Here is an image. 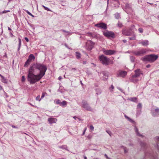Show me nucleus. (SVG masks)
Here are the masks:
<instances>
[{
    "label": "nucleus",
    "mask_w": 159,
    "mask_h": 159,
    "mask_svg": "<svg viewBox=\"0 0 159 159\" xmlns=\"http://www.w3.org/2000/svg\"><path fill=\"white\" fill-rule=\"evenodd\" d=\"M47 68L44 65L39 63L33 64L30 67L28 80L30 84H34L41 79L45 75Z\"/></svg>",
    "instance_id": "f257e3e1"
},
{
    "label": "nucleus",
    "mask_w": 159,
    "mask_h": 159,
    "mask_svg": "<svg viewBox=\"0 0 159 159\" xmlns=\"http://www.w3.org/2000/svg\"><path fill=\"white\" fill-rule=\"evenodd\" d=\"M158 57L157 55L152 54L145 56L142 58V60L144 61L153 62L157 59Z\"/></svg>",
    "instance_id": "f03ea898"
},
{
    "label": "nucleus",
    "mask_w": 159,
    "mask_h": 159,
    "mask_svg": "<svg viewBox=\"0 0 159 159\" xmlns=\"http://www.w3.org/2000/svg\"><path fill=\"white\" fill-rule=\"evenodd\" d=\"M99 59L102 64L107 66L109 63V59L106 56L102 55L99 57Z\"/></svg>",
    "instance_id": "7ed1b4c3"
},
{
    "label": "nucleus",
    "mask_w": 159,
    "mask_h": 159,
    "mask_svg": "<svg viewBox=\"0 0 159 159\" xmlns=\"http://www.w3.org/2000/svg\"><path fill=\"white\" fill-rule=\"evenodd\" d=\"M103 32L104 35L108 38H114L115 37V34L113 32L107 30L105 31H103Z\"/></svg>",
    "instance_id": "20e7f679"
},
{
    "label": "nucleus",
    "mask_w": 159,
    "mask_h": 159,
    "mask_svg": "<svg viewBox=\"0 0 159 159\" xmlns=\"http://www.w3.org/2000/svg\"><path fill=\"white\" fill-rule=\"evenodd\" d=\"M146 49L143 48L139 51H134L133 53L136 56H140L143 55L146 53Z\"/></svg>",
    "instance_id": "39448f33"
},
{
    "label": "nucleus",
    "mask_w": 159,
    "mask_h": 159,
    "mask_svg": "<svg viewBox=\"0 0 159 159\" xmlns=\"http://www.w3.org/2000/svg\"><path fill=\"white\" fill-rule=\"evenodd\" d=\"M82 107L83 108H85L86 110L89 111H92V109L89 105L87 102L84 100H82Z\"/></svg>",
    "instance_id": "423d86ee"
},
{
    "label": "nucleus",
    "mask_w": 159,
    "mask_h": 159,
    "mask_svg": "<svg viewBox=\"0 0 159 159\" xmlns=\"http://www.w3.org/2000/svg\"><path fill=\"white\" fill-rule=\"evenodd\" d=\"M122 34L126 36H129L132 35L134 33V31L132 30V29L123 30H122Z\"/></svg>",
    "instance_id": "0eeeda50"
},
{
    "label": "nucleus",
    "mask_w": 159,
    "mask_h": 159,
    "mask_svg": "<svg viewBox=\"0 0 159 159\" xmlns=\"http://www.w3.org/2000/svg\"><path fill=\"white\" fill-rule=\"evenodd\" d=\"M94 43L91 40L88 41L86 43V48L87 50H91L93 48Z\"/></svg>",
    "instance_id": "6e6552de"
},
{
    "label": "nucleus",
    "mask_w": 159,
    "mask_h": 159,
    "mask_svg": "<svg viewBox=\"0 0 159 159\" xmlns=\"http://www.w3.org/2000/svg\"><path fill=\"white\" fill-rule=\"evenodd\" d=\"M95 26L104 30L107 28V24L103 22H100L96 24L95 25Z\"/></svg>",
    "instance_id": "1a4fd4ad"
},
{
    "label": "nucleus",
    "mask_w": 159,
    "mask_h": 159,
    "mask_svg": "<svg viewBox=\"0 0 159 159\" xmlns=\"http://www.w3.org/2000/svg\"><path fill=\"white\" fill-rule=\"evenodd\" d=\"M151 112L152 115L154 117H157L159 116V108L157 107L156 109H152Z\"/></svg>",
    "instance_id": "9d476101"
},
{
    "label": "nucleus",
    "mask_w": 159,
    "mask_h": 159,
    "mask_svg": "<svg viewBox=\"0 0 159 159\" xmlns=\"http://www.w3.org/2000/svg\"><path fill=\"white\" fill-rule=\"evenodd\" d=\"M102 51L103 53L106 55H111L114 54L116 52L111 50H106L105 48H103Z\"/></svg>",
    "instance_id": "9b49d317"
},
{
    "label": "nucleus",
    "mask_w": 159,
    "mask_h": 159,
    "mask_svg": "<svg viewBox=\"0 0 159 159\" xmlns=\"http://www.w3.org/2000/svg\"><path fill=\"white\" fill-rule=\"evenodd\" d=\"M134 75L138 78L140 77L141 75H143V74L142 70L139 69H138L134 71Z\"/></svg>",
    "instance_id": "f8f14e48"
},
{
    "label": "nucleus",
    "mask_w": 159,
    "mask_h": 159,
    "mask_svg": "<svg viewBox=\"0 0 159 159\" xmlns=\"http://www.w3.org/2000/svg\"><path fill=\"white\" fill-rule=\"evenodd\" d=\"M129 80L131 82L136 83L140 80V79H139L138 78L135 76L134 75H133L130 77Z\"/></svg>",
    "instance_id": "ddd939ff"
},
{
    "label": "nucleus",
    "mask_w": 159,
    "mask_h": 159,
    "mask_svg": "<svg viewBox=\"0 0 159 159\" xmlns=\"http://www.w3.org/2000/svg\"><path fill=\"white\" fill-rule=\"evenodd\" d=\"M127 74V72L126 71L120 70L117 75V77H121L124 78Z\"/></svg>",
    "instance_id": "4468645a"
},
{
    "label": "nucleus",
    "mask_w": 159,
    "mask_h": 159,
    "mask_svg": "<svg viewBox=\"0 0 159 159\" xmlns=\"http://www.w3.org/2000/svg\"><path fill=\"white\" fill-rule=\"evenodd\" d=\"M142 109V105L141 103H139L137 106V114L139 115L141 114V110Z\"/></svg>",
    "instance_id": "2eb2a0df"
},
{
    "label": "nucleus",
    "mask_w": 159,
    "mask_h": 159,
    "mask_svg": "<svg viewBox=\"0 0 159 159\" xmlns=\"http://www.w3.org/2000/svg\"><path fill=\"white\" fill-rule=\"evenodd\" d=\"M48 120L49 123L51 124L53 123H56L57 121V120L56 118L50 117L48 118Z\"/></svg>",
    "instance_id": "dca6fc26"
},
{
    "label": "nucleus",
    "mask_w": 159,
    "mask_h": 159,
    "mask_svg": "<svg viewBox=\"0 0 159 159\" xmlns=\"http://www.w3.org/2000/svg\"><path fill=\"white\" fill-rule=\"evenodd\" d=\"M35 59V57L32 54H30L28 57V58L27 60V61H28L30 63H31L32 61H34Z\"/></svg>",
    "instance_id": "f3484780"
},
{
    "label": "nucleus",
    "mask_w": 159,
    "mask_h": 159,
    "mask_svg": "<svg viewBox=\"0 0 159 159\" xmlns=\"http://www.w3.org/2000/svg\"><path fill=\"white\" fill-rule=\"evenodd\" d=\"M139 43L142 44L143 46H147L148 44V40H142L140 41Z\"/></svg>",
    "instance_id": "a211bd4d"
},
{
    "label": "nucleus",
    "mask_w": 159,
    "mask_h": 159,
    "mask_svg": "<svg viewBox=\"0 0 159 159\" xmlns=\"http://www.w3.org/2000/svg\"><path fill=\"white\" fill-rule=\"evenodd\" d=\"M134 129L135 132V133H136V134L137 136H140V137H143V135H142L140 134L139 133V132L138 129L137 128V127H136V126H134Z\"/></svg>",
    "instance_id": "6ab92c4d"
},
{
    "label": "nucleus",
    "mask_w": 159,
    "mask_h": 159,
    "mask_svg": "<svg viewBox=\"0 0 159 159\" xmlns=\"http://www.w3.org/2000/svg\"><path fill=\"white\" fill-rule=\"evenodd\" d=\"M0 76L2 78L1 80L2 82L4 83L7 84V79L1 74H0Z\"/></svg>",
    "instance_id": "aec40b11"
},
{
    "label": "nucleus",
    "mask_w": 159,
    "mask_h": 159,
    "mask_svg": "<svg viewBox=\"0 0 159 159\" xmlns=\"http://www.w3.org/2000/svg\"><path fill=\"white\" fill-rule=\"evenodd\" d=\"M18 40H19V44H18V48L17 49L18 51H19L21 44V39L20 38H19L18 39Z\"/></svg>",
    "instance_id": "412c9836"
},
{
    "label": "nucleus",
    "mask_w": 159,
    "mask_h": 159,
    "mask_svg": "<svg viewBox=\"0 0 159 159\" xmlns=\"http://www.w3.org/2000/svg\"><path fill=\"white\" fill-rule=\"evenodd\" d=\"M132 36L131 37H129V38L130 40H134L136 39V35L134 33L132 34V35H131Z\"/></svg>",
    "instance_id": "4be33fe9"
},
{
    "label": "nucleus",
    "mask_w": 159,
    "mask_h": 159,
    "mask_svg": "<svg viewBox=\"0 0 159 159\" xmlns=\"http://www.w3.org/2000/svg\"><path fill=\"white\" fill-rule=\"evenodd\" d=\"M67 105V102L66 101H64L61 102L60 106L62 107L66 106Z\"/></svg>",
    "instance_id": "5701e85b"
},
{
    "label": "nucleus",
    "mask_w": 159,
    "mask_h": 159,
    "mask_svg": "<svg viewBox=\"0 0 159 159\" xmlns=\"http://www.w3.org/2000/svg\"><path fill=\"white\" fill-rule=\"evenodd\" d=\"M129 100L132 102H137V98L136 97H133L129 99Z\"/></svg>",
    "instance_id": "b1692460"
},
{
    "label": "nucleus",
    "mask_w": 159,
    "mask_h": 159,
    "mask_svg": "<svg viewBox=\"0 0 159 159\" xmlns=\"http://www.w3.org/2000/svg\"><path fill=\"white\" fill-rule=\"evenodd\" d=\"M114 16L115 18L116 19H119L120 18V14L116 13L114 14Z\"/></svg>",
    "instance_id": "393cba45"
},
{
    "label": "nucleus",
    "mask_w": 159,
    "mask_h": 159,
    "mask_svg": "<svg viewBox=\"0 0 159 159\" xmlns=\"http://www.w3.org/2000/svg\"><path fill=\"white\" fill-rule=\"evenodd\" d=\"M58 147L60 148L67 150V147L66 145H63L62 146H59Z\"/></svg>",
    "instance_id": "a878e982"
},
{
    "label": "nucleus",
    "mask_w": 159,
    "mask_h": 159,
    "mask_svg": "<svg viewBox=\"0 0 159 159\" xmlns=\"http://www.w3.org/2000/svg\"><path fill=\"white\" fill-rule=\"evenodd\" d=\"M96 94L97 95L100 94L101 93V90L99 89H96Z\"/></svg>",
    "instance_id": "bb28decb"
},
{
    "label": "nucleus",
    "mask_w": 159,
    "mask_h": 159,
    "mask_svg": "<svg viewBox=\"0 0 159 159\" xmlns=\"http://www.w3.org/2000/svg\"><path fill=\"white\" fill-rule=\"evenodd\" d=\"M76 58L78 59H79L80 57V54L78 52H76Z\"/></svg>",
    "instance_id": "cd10ccee"
},
{
    "label": "nucleus",
    "mask_w": 159,
    "mask_h": 159,
    "mask_svg": "<svg viewBox=\"0 0 159 159\" xmlns=\"http://www.w3.org/2000/svg\"><path fill=\"white\" fill-rule=\"evenodd\" d=\"M55 102H56V104H59L60 105L61 104V102L60 100L59 99H56L55 100Z\"/></svg>",
    "instance_id": "c85d7f7f"
},
{
    "label": "nucleus",
    "mask_w": 159,
    "mask_h": 159,
    "mask_svg": "<svg viewBox=\"0 0 159 159\" xmlns=\"http://www.w3.org/2000/svg\"><path fill=\"white\" fill-rule=\"evenodd\" d=\"M117 25L118 27L120 28H121L123 26L122 23L121 22H120L119 21H118Z\"/></svg>",
    "instance_id": "c756f323"
},
{
    "label": "nucleus",
    "mask_w": 159,
    "mask_h": 159,
    "mask_svg": "<svg viewBox=\"0 0 159 159\" xmlns=\"http://www.w3.org/2000/svg\"><path fill=\"white\" fill-rule=\"evenodd\" d=\"M135 57L133 56H130V60H131V61L132 62H133L134 61V60H135Z\"/></svg>",
    "instance_id": "7c9ffc66"
},
{
    "label": "nucleus",
    "mask_w": 159,
    "mask_h": 159,
    "mask_svg": "<svg viewBox=\"0 0 159 159\" xmlns=\"http://www.w3.org/2000/svg\"><path fill=\"white\" fill-rule=\"evenodd\" d=\"M30 63L27 60L25 62V64L24 65V67H26L28 66V65Z\"/></svg>",
    "instance_id": "2f4dec72"
},
{
    "label": "nucleus",
    "mask_w": 159,
    "mask_h": 159,
    "mask_svg": "<svg viewBox=\"0 0 159 159\" xmlns=\"http://www.w3.org/2000/svg\"><path fill=\"white\" fill-rule=\"evenodd\" d=\"M140 145L141 147L143 148H145L146 145V143L143 142L141 143Z\"/></svg>",
    "instance_id": "473e14b6"
},
{
    "label": "nucleus",
    "mask_w": 159,
    "mask_h": 159,
    "mask_svg": "<svg viewBox=\"0 0 159 159\" xmlns=\"http://www.w3.org/2000/svg\"><path fill=\"white\" fill-rule=\"evenodd\" d=\"M42 7L44 8V9L45 10H46L47 11H51V10L49 8H48V7L45 6L43 5H42Z\"/></svg>",
    "instance_id": "72a5a7b5"
},
{
    "label": "nucleus",
    "mask_w": 159,
    "mask_h": 159,
    "mask_svg": "<svg viewBox=\"0 0 159 159\" xmlns=\"http://www.w3.org/2000/svg\"><path fill=\"white\" fill-rule=\"evenodd\" d=\"M40 98V95H38L36 98V100L37 101H40L42 99H41V98Z\"/></svg>",
    "instance_id": "f704fd0d"
},
{
    "label": "nucleus",
    "mask_w": 159,
    "mask_h": 159,
    "mask_svg": "<svg viewBox=\"0 0 159 159\" xmlns=\"http://www.w3.org/2000/svg\"><path fill=\"white\" fill-rule=\"evenodd\" d=\"M103 75L106 77H107V78L105 77L106 79H107V77H108V73H106L105 72H103Z\"/></svg>",
    "instance_id": "c9c22d12"
},
{
    "label": "nucleus",
    "mask_w": 159,
    "mask_h": 159,
    "mask_svg": "<svg viewBox=\"0 0 159 159\" xmlns=\"http://www.w3.org/2000/svg\"><path fill=\"white\" fill-rule=\"evenodd\" d=\"M47 93H46L45 92H43L42 93L41 97V99H42L45 96V95Z\"/></svg>",
    "instance_id": "e433bc0d"
},
{
    "label": "nucleus",
    "mask_w": 159,
    "mask_h": 159,
    "mask_svg": "<svg viewBox=\"0 0 159 159\" xmlns=\"http://www.w3.org/2000/svg\"><path fill=\"white\" fill-rule=\"evenodd\" d=\"M154 140L156 142H159V136L156 137L154 138Z\"/></svg>",
    "instance_id": "4c0bfd02"
},
{
    "label": "nucleus",
    "mask_w": 159,
    "mask_h": 159,
    "mask_svg": "<svg viewBox=\"0 0 159 159\" xmlns=\"http://www.w3.org/2000/svg\"><path fill=\"white\" fill-rule=\"evenodd\" d=\"M138 30L139 32L141 33H142L143 32V29L141 28H139L138 29Z\"/></svg>",
    "instance_id": "58836bf2"
},
{
    "label": "nucleus",
    "mask_w": 159,
    "mask_h": 159,
    "mask_svg": "<svg viewBox=\"0 0 159 159\" xmlns=\"http://www.w3.org/2000/svg\"><path fill=\"white\" fill-rule=\"evenodd\" d=\"M26 12L30 15V16H31L33 17H34V16H33L30 12L29 11H26Z\"/></svg>",
    "instance_id": "ea45409f"
},
{
    "label": "nucleus",
    "mask_w": 159,
    "mask_h": 159,
    "mask_svg": "<svg viewBox=\"0 0 159 159\" xmlns=\"http://www.w3.org/2000/svg\"><path fill=\"white\" fill-rule=\"evenodd\" d=\"M25 76L24 75H23L22 77L21 81L22 82H24L25 81Z\"/></svg>",
    "instance_id": "a19ab883"
},
{
    "label": "nucleus",
    "mask_w": 159,
    "mask_h": 159,
    "mask_svg": "<svg viewBox=\"0 0 159 159\" xmlns=\"http://www.w3.org/2000/svg\"><path fill=\"white\" fill-rule=\"evenodd\" d=\"M106 132L110 135V136H111V133L110 131L106 130Z\"/></svg>",
    "instance_id": "79ce46f5"
},
{
    "label": "nucleus",
    "mask_w": 159,
    "mask_h": 159,
    "mask_svg": "<svg viewBox=\"0 0 159 159\" xmlns=\"http://www.w3.org/2000/svg\"><path fill=\"white\" fill-rule=\"evenodd\" d=\"M94 127L92 125H91L90 126V129L91 130H94Z\"/></svg>",
    "instance_id": "37998d69"
},
{
    "label": "nucleus",
    "mask_w": 159,
    "mask_h": 159,
    "mask_svg": "<svg viewBox=\"0 0 159 159\" xmlns=\"http://www.w3.org/2000/svg\"><path fill=\"white\" fill-rule=\"evenodd\" d=\"M135 26L134 25H131V27L129 29H132V30L133 31V30L134 29Z\"/></svg>",
    "instance_id": "c03bdc74"
},
{
    "label": "nucleus",
    "mask_w": 159,
    "mask_h": 159,
    "mask_svg": "<svg viewBox=\"0 0 159 159\" xmlns=\"http://www.w3.org/2000/svg\"><path fill=\"white\" fill-rule=\"evenodd\" d=\"M125 7L126 8H130V5L129 4H126Z\"/></svg>",
    "instance_id": "a18cd8bd"
},
{
    "label": "nucleus",
    "mask_w": 159,
    "mask_h": 159,
    "mask_svg": "<svg viewBox=\"0 0 159 159\" xmlns=\"http://www.w3.org/2000/svg\"><path fill=\"white\" fill-rule=\"evenodd\" d=\"M124 152H125V153H126L128 152V150L126 148H124Z\"/></svg>",
    "instance_id": "49530a36"
},
{
    "label": "nucleus",
    "mask_w": 159,
    "mask_h": 159,
    "mask_svg": "<svg viewBox=\"0 0 159 159\" xmlns=\"http://www.w3.org/2000/svg\"><path fill=\"white\" fill-rule=\"evenodd\" d=\"M111 89L112 91L113 90V89H114V87L112 85H111L110 87V89Z\"/></svg>",
    "instance_id": "de8ad7c7"
},
{
    "label": "nucleus",
    "mask_w": 159,
    "mask_h": 159,
    "mask_svg": "<svg viewBox=\"0 0 159 159\" xmlns=\"http://www.w3.org/2000/svg\"><path fill=\"white\" fill-rule=\"evenodd\" d=\"M118 89L122 92H123V93H124V92H123V90H122L120 88H118Z\"/></svg>",
    "instance_id": "09e8293b"
},
{
    "label": "nucleus",
    "mask_w": 159,
    "mask_h": 159,
    "mask_svg": "<svg viewBox=\"0 0 159 159\" xmlns=\"http://www.w3.org/2000/svg\"><path fill=\"white\" fill-rule=\"evenodd\" d=\"M25 40L27 42H28L29 41V39L27 37H25Z\"/></svg>",
    "instance_id": "8fccbe9b"
},
{
    "label": "nucleus",
    "mask_w": 159,
    "mask_h": 159,
    "mask_svg": "<svg viewBox=\"0 0 159 159\" xmlns=\"http://www.w3.org/2000/svg\"><path fill=\"white\" fill-rule=\"evenodd\" d=\"M11 126L13 128H17V126H15L14 125H11Z\"/></svg>",
    "instance_id": "3c124183"
},
{
    "label": "nucleus",
    "mask_w": 159,
    "mask_h": 159,
    "mask_svg": "<svg viewBox=\"0 0 159 159\" xmlns=\"http://www.w3.org/2000/svg\"><path fill=\"white\" fill-rule=\"evenodd\" d=\"M129 121H130V122H131V123H134V121L133 120L131 119H130V120H129Z\"/></svg>",
    "instance_id": "603ef678"
},
{
    "label": "nucleus",
    "mask_w": 159,
    "mask_h": 159,
    "mask_svg": "<svg viewBox=\"0 0 159 159\" xmlns=\"http://www.w3.org/2000/svg\"><path fill=\"white\" fill-rule=\"evenodd\" d=\"M61 30V31H63V32H66V33H69V32H68V31H66V30Z\"/></svg>",
    "instance_id": "864d4df0"
},
{
    "label": "nucleus",
    "mask_w": 159,
    "mask_h": 159,
    "mask_svg": "<svg viewBox=\"0 0 159 159\" xmlns=\"http://www.w3.org/2000/svg\"><path fill=\"white\" fill-rule=\"evenodd\" d=\"M64 45L65 46V47L67 48H68V49H70V48H69V47H68V45H67V44H66V43H65L64 44Z\"/></svg>",
    "instance_id": "5fc2aeb1"
},
{
    "label": "nucleus",
    "mask_w": 159,
    "mask_h": 159,
    "mask_svg": "<svg viewBox=\"0 0 159 159\" xmlns=\"http://www.w3.org/2000/svg\"><path fill=\"white\" fill-rule=\"evenodd\" d=\"M151 66V65L149 64H148V65H147V66H146V67L147 68H149Z\"/></svg>",
    "instance_id": "6e6d98bb"
},
{
    "label": "nucleus",
    "mask_w": 159,
    "mask_h": 159,
    "mask_svg": "<svg viewBox=\"0 0 159 159\" xmlns=\"http://www.w3.org/2000/svg\"><path fill=\"white\" fill-rule=\"evenodd\" d=\"M30 26L31 27V28L33 29H35V27H34V26L33 25H30Z\"/></svg>",
    "instance_id": "4d7b16f0"
},
{
    "label": "nucleus",
    "mask_w": 159,
    "mask_h": 159,
    "mask_svg": "<svg viewBox=\"0 0 159 159\" xmlns=\"http://www.w3.org/2000/svg\"><path fill=\"white\" fill-rule=\"evenodd\" d=\"M28 104H29L30 105H31V106H32V107H34V105H32L31 103L30 102H28Z\"/></svg>",
    "instance_id": "13d9d810"
},
{
    "label": "nucleus",
    "mask_w": 159,
    "mask_h": 159,
    "mask_svg": "<svg viewBox=\"0 0 159 159\" xmlns=\"http://www.w3.org/2000/svg\"><path fill=\"white\" fill-rule=\"evenodd\" d=\"M87 63V62L86 61H83V63L84 64H85Z\"/></svg>",
    "instance_id": "bf43d9fd"
},
{
    "label": "nucleus",
    "mask_w": 159,
    "mask_h": 159,
    "mask_svg": "<svg viewBox=\"0 0 159 159\" xmlns=\"http://www.w3.org/2000/svg\"><path fill=\"white\" fill-rule=\"evenodd\" d=\"M0 90H3L2 86H1L0 85Z\"/></svg>",
    "instance_id": "052dcab7"
},
{
    "label": "nucleus",
    "mask_w": 159,
    "mask_h": 159,
    "mask_svg": "<svg viewBox=\"0 0 159 159\" xmlns=\"http://www.w3.org/2000/svg\"><path fill=\"white\" fill-rule=\"evenodd\" d=\"M125 117L126 119H128V118H129V117H128L126 115H125Z\"/></svg>",
    "instance_id": "680f3d73"
},
{
    "label": "nucleus",
    "mask_w": 159,
    "mask_h": 159,
    "mask_svg": "<svg viewBox=\"0 0 159 159\" xmlns=\"http://www.w3.org/2000/svg\"><path fill=\"white\" fill-rule=\"evenodd\" d=\"M123 41L124 43H125L127 42V41L125 39H124L123 40Z\"/></svg>",
    "instance_id": "e2e57ef3"
},
{
    "label": "nucleus",
    "mask_w": 159,
    "mask_h": 159,
    "mask_svg": "<svg viewBox=\"0 0 159 159\" xmlns=\"http://www.w3.org/2000/svg\"><path fill=\"white\" fill-rule=\"evenodd\" d=\"M10 34L11 36V37L13 36V35L12 33L11 32L10 33Z\"/></svg>",
    "instance_id": "0e129e2a"
},
{
    "label": "nucleus",
    "mask_w": 159,
    "mask_h": 159,
    "mask_svg": "<svg viewBox=\"0 0 159 159\" xmlns=\"http://www.w3.org/2000/svg\"><path fill=\"white\" fill-rule=\"evenodd\" d=\"M2 13H3V14H4L5 13H6V10H4V11H2Z\"/></svg>",
    "instance_id": "69168bd1"
},
{
    "label": "nucleus",
    "mask_w": 159,
    "mask_h": 159,
    "mask_svg": "<svg viewBox=\"0 0 159 159\" xmlns=\"http://www.w3.org/2000/svg\"><path fill=\"white\" fill-rule=\"evenodd\" d=\"M85 131H84H84H83V134H82V135H84V134L85 133Z\"/></svg>",
    "instance_id": "338daca9"
},
{
    "label": "nucleus",
    "mask_w": 159,
    "mask_h": 159,
    "mask_svg": "<svg viewBox=\"0 0 159 159\" xmlns=\"http://www.w3.org/2000/svg\"><path fill=\"white\" fill-rule=\"evenodd\" d=\"M8 29L9 31H11V29L9 27H8Z\"/></svg>",
    "instance_id": "774afa93"
}]
</instances>
